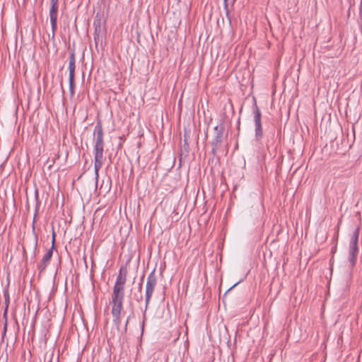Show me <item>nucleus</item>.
<instances>
[{"label": "nucleus", "mask_w": 362, "mask_h": 362, "mask_svg": "<svg viewBox=\"0 0 362 362\" xmlns=\"http://www.w3.org/2000/svg\"><path fill=\"white\" fill-rule=\"evenodd\" d=\"M143 279H144V276L141 277V282L139 283V291H141L142 289V282H143Z\"/></svg>", "instance_id": "nucleus-19"}, {"label": "nucleus", "mask_w": 362, "mask_h": 362, "mask_svg": "<svg viewBox=\"0 0 362 362\" xmlns=\"http://www.w3.org/2000/svg\"><path fill=\"white\" fill-rule=\"evenodd\" d=\"M157 285V276L153 269L148 276L145 288V311L148 308L151 297Z\"/></svg>", "instance_id": "nucleus-2"}, {"label": "nucleus", "mask_w": 362, "mask_h": 362, "mask_svg": "<svg viewBox=\"0 0 362 362\" xmlns=\"http://www.w3.org/2000/svg\"><path fill=\"white\" fill-rule=\"evenodd\" d=\"M76 57H75V52L73 50L69 55V76H75V69H76Z\"/></svg>", "instance_id": "nucleus-9"}, {"label": "nucleus", "mask_w": 362, "mask_h": 362, "mask_svg": "<svg viewBox=\"0 0 362 362\" xmlns=\"http://www.w3.org/2000/svg\"><path fill=\"white\" fill-rule=\"evenodd\" d=\"M129 317H127L126 322H125V325H124V332H127V325L129 323Z\"/></svg>", "instance_id": "nucleus-18"}, {"label": "nucleus", "mask_w": 362, "mask_h": 362, "mask_svg": "<svg viewBox=\"0 0 362 362\" xmlns=\"http://www.w3.org/2000/svg\"><path fill=\"white\" fill-rule=\"evenodd\" d=\"M238 283H236L234 285H233V286H231L228 290V291H229L230 290H231L233 287H235Z\"/></svg>", "instance_id": "nucleus-22"}, {"label": "nucleus", "mask_w": 362, "mask_h": 362, "mask_svg": "<svg viewBox=\"0 0 362 362\" xmlns=\"http://www.w3.org/2000/svg\"><path fill=\"white\" fill-rule=\"evenodd\" d=\"M214 130L216 131V135H215L214 139L212 142V145L214 146L213 150L220 147L221 144L222 143L223 136V127H219L216 126L214 128Z\"/></svg>", "instance_id": "nucleus-7"}, {"label": "nucleus", "mask_w": 362, "mask_h": 362, "mask_svg": "<svg viewBox=\"0 0 362 362\" xmlns=\"http://www.w3.org/2000/svg\"><path fill=\"white\" fill-rule=\"evenodd\" d=\"M35 201H36V204H35V215H34V218H33V224L35 222V218H36L37 214L38 213V211H39V209H40V200H39V197H38L37 191H36V192H35Z\"/></svg>", "instance_id": "nucleus-13"}, {"label": "nucleus", "mask_w": 362, "mask_h": 362, "mask_svg": "<svg viewBox=\"0 0 362 362\" xmlns=\"http://www.w3.org/2000/svg\"><path fill=\"white\" fill-rule=\"evenodd\" d=\"M47 264L48 263L44 262L43 261L41 260L40 263L37 265V269L40 271V272H43L46 269Z\"/></svg>", "instance_id": "nucleus-16"}, {"label": "nucleus", "mask_w": 362, "mask_h": 362, "mask_svg": "<svg viewBox=\"0 0 362 362\" xmlns=\"http://www.w3.org/2000/svg\"><path fill=\"white\" fill-rule=\"evenodd\" d=\"M124 298H112L110 304L112 305L111 313L112 315H121L123 307Z\"/></svg>", "instance_id": "nucleus-6"}, {"label": "nucleus", "mask_w": 362, "mask_h": 362, "mask_svg": "<svg viewBox=\"0 0 362 362\" xmlns=\"http://www.w3.org/2000/svg\"><path fill=\"white\" fill-rule=\"evenodd\" d=\"M112 315L113 317V320H112L113 324L115 325L118 333H119L120 332L119 326L121 324V315Z\"/></svg>", "instance_id": "nucleus-11"}, {"label": "nucleus", "mask_w": 362, "mask_h": 362, "mask_svg": "<svg viewBox=\"0 0 362 362\" xmlns=\"http://www.w3.org/2000/svg\"><path fill=\"white\" fill-rule=\"evenodd\" d=\"M359 230V227H357L353 232L349 243V262L351 264V267H354L356 262V257L358 252V240Z\"/></svg>", "instance_id": "nucleus-3"}, {"label": "nucleus", "mask_w": 362, "mask_h": 362, "mask_svg": "<svg viewBox=\"0 0 362 362\" xmlns=\"http://www.w3.org/2000/svg\"><path fill=\"white\" fill-rule=\"evenodd\" d=\"M6 328H7V322L6 321V322H5V324H4V333H3V335L6 334Z\"/></svg>", "instance_id": "nucleus-20"}, {"label": "nucleus", "mask_w": 362, "mask_h": 362, "mask_svg": "<svg viewBox=\"0 0 362 362\" xmlns=\"http://www.w3.org/2000/svg\"><path fill=\"white\" fill-rule=\"evenodd\" d=\"M37 245V237L36 235H35V248H36Z\"/></svg>", "instance_id": "nucleus-21"}, {"label": "nucleus", "mask_w": 362, "mask_h": 362, "mask_svg": "<svg viewBox=\"0 0 362 362\" xmlns=\"http://www.w3.org/2000/svg\"><path fill=\"white\" fill-rule=\"evenodd\" d=\"M59 0H50L49 18L52 27V37L54 38L57 28Z\"/></svg>", "instance_id": "nucleus-5"}, {"label": "nucleus", "mask_w": 362, "mask_h": 362, "mask_svg": "<svg viewBox=\"0 0 362 362\" xmlns=\"http://www.w3.org/2000/svg\"><path fill=\"white\" fill-rule=\"evenodd\" d=\"M69 92L71 97H73L74 95V88H75V82H74V76H69Z\"/></svg>", "instance_id": "nucleus-12"}, {"label": "nucleus", "mask_w": 362, "mask_h": 362, "mask_svg": "<svg viewBox=\"0 0 362 362\" xmlns=\"http://www.w3.org/2000/svg\"><path fill=\"white\" fill-rule=\"evenodd\" d=\"M124 286L125 285L115 284L111 297L112 298H124Z\"/></svg>", "instance_id": "nucleus-8"}, {"label": "nucleus", "mask_w": 362, "mask_h": 362, "mask_svg": "<svg viewBox=\"0 0 362 362\" xmlns=\"http://www.w3.org/2000/svg\"><path fill=\"white\" fill-rule=\"evenodd\" d=\"M54 245H55V232L53 230L52 234V247L49 249H52V250H53L54 248Z\"/></svg>", "instance_id": "nucleus-17"}, {"label": "nucleus", "mask_w": 362, "mask_h": 362, "mask_svg": "<svg viewBox=\"0 0 362 362\" xmlns=\"http://www.w3.org/2000/svg\"><path fill=\"white\" fill-rule=\"evenodd\" d=\"M100 25H98V26L95 27V33H94V40H95L96 45L98 44V42L100 38Z\"/></svg>", "instance_id": "nucleus-15"}, {"label": "nucleus", "mask_w": 362, "mask_h": 362, "mask_svg": "<svg viewBox=\"0 0 362 362\" xmlns=\"http://www.w3.org/2000/svg\"><path fill=\"white\" fill-rule=\"evenodd\" d=\"M252 113L254 115V122H255V140L259 141L263 137V131H262V125L261 121V111L257 107L256 103L253 106Z\"/></svg>", "instance_id": "nucleus-4"}, {"label": "nucleus", "mask_w": 362, "mask_h": 362, "mask_svg": "<svg viewBox=\"0 0 362 362\" xmlns=\"http://www.w3.org/2000/svg\"><path fill=\"white\" fill-rule=\"evenodd\" d=\"M127 281V271L120 268L115 284L125 285Z\"/></svg>", "instance_id": "nucleus-10"}, {"label": "nucleus", "mask_w": 362, "mask_h": 362, "mask_svg": "<svg viewBox=\"0 0 362 362\" xmlns=\"http://www.w3.org/2000/svg\"><path fill=\"white\" fill-rule=\"evenodd\" d=\"M141 299H142V296H140V298H139V299H138L137 300H138V301H140Z\"/></svg>", "instance_id": "nucleus-24"}, {"label": "nucleus", "mask_w": 362, "mask_h": 362, "mask_svg": "<svg viewBox=\"0 0 362 362\" xmlns=\"http://www.w3.org/2000/svg\"><path fill=\"white\" fill-rule=\"evenodd\" d=\"M227 1H228V0H223L224 4H225L226 6H227Z\"/></svg>", "instance_id": "nucleus-23"}, {"label": "nucleus", "mask_w": 362, "mask_h": 362, "mask_svg": "<svg viewBox=\"0 0 362 362\" xmlns=\"http://www.w3.org/2000/svg\"><path fill=\"white\" fill-rule=\"evenodd\" d=\"M52 254H53V250H52V249H49L47 250V252H46V254L44 255L42 261H43L44 262L49 263L52 258Z\"/></svg>", "instance_id": "nucleus-14"}, {"label": "nucleus", "mask_w": 362, "mask_h": 362, "mask_svg": "<svg viewBox=\"0 0 362 362\" xmlns=\"http://www.w3.org/2000/svg\"><path fill=\"white\" fill-rule=\"evenodd\" d=\"M94 134L95 135V145H94V170L96 182L99 177V170L103 165V129L100 121H98L95 128Z\"/></svg>", "instance_id": "nucleus-1"}]
</instances>
